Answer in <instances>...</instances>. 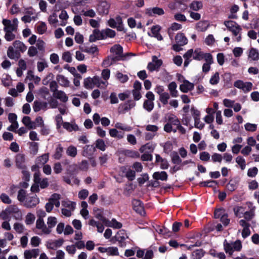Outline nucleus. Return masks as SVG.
I'll use <instances>...</instances> for the list:
<instances>
[{
  "label": "nucleus",
  "mask_w": 259,
  "mask_h": 259,
  "mask_svg": "<svg viewBox=\"0 0 259 259\" xmlns=\"http://www.w3.org/2000/svg\"><path fill=\"white\" fill-rule=\"evenodd\" d=\"M208 55H211L210 53H205L201 51L200 48H197L194 51L193 49L189 50L183 56L185 59L184 61V66H187L190 63L191 57L193 59L200 61L202 59L205 60Z\"/></svg>",
  "instance_id": "obj_1"
},
{
  "label": "nucleus",
  "mask_w": 259,
  "mask_h": 259,
  "mask_svg": "<svg viewBox=\"0 0 259 259\" xmlns=\"http://www.w3.org/2000/svg\"><path fill=\"white\" fill-rule=\"evenodd\" d=\"M224 24L227 29L232 32L233 41L240 42L242 39V28L236 22L232 20L225 21Z\"/></svg>",
  "instance_id": "obj_2"
},
{
  "label": "nucleus",
  "mask_w": 259,
  "mask_h": 259,
  "mask_svg": "<svg viewBox=\"0 0 259 259\" xmlns=\"http://www.w3.org/2000/svg\"><path fill=\"white\" fill-rule=\"evenodd\" d=\"M224 248L227 253L232 255L234 251H239L242 248L241 242L239 240L229 242L227 240L224 242Z\"/></svg>",
  "instance_id": "obj_3"
},
{
  "label": "nucleus",
  "mask_w": 259,
  "mask_h": 259,
  "mask_svg": "<svg viewBox=\"0 0 259 259\" xmlns=\"http://www.w3.org/2000/svg\"><path fill=\"white\" fill-rule=\"evenodd\" d=\"M191 0H175L174 2L170 3L168 7L173 10H179L180 11H185L188 7V5Z\"/></svg>",
  "instance_id": "obj_4"
},
{
  "label": "nucleus",
  "mask_w": 259,
  "mask_h": 259,
  "mask_svg": "<svg viewBox=\"0 0 259 259\" xmlns=\"http://www.w3.org/2000/svg\"><path fill=\"white\" fill-rule=\"evenodd\" d=\"M24 14L25 15L21 18V20L24 23H30L32 21L35 20L37 18V13L31 8L26 9Z\"/></svg>",
  "instance_id": "obj_5"
},
{
  "label": "nucleus",
  "mask_w": 259,
  "mask_h": 259,
  "mask_svg": "<svg viewBox=\"0 0 259 259\" xmlns=\"http://www.w3.org/2000/svg\"><path fill=\"white\" fill-rule=\"evenodd\" d=\"M2 23L4 26V31H16L17 29L18 20L17 18H14L12 20L4 19Z\"/></svg>",
  "instance_id": "obj_6"
},
{
  "label": "nucleus",
  "mask_w": 259,
  "mask_h": 259,
  "mask_svg": "<svg viewBox=\"0 0 259 259\" xmlns=\"http://www.w3.org/2000/svg\"><path fill=\"white\" fill-rule=\"evenodd\" d=\"M39 203L38 197L36 195H32L27 197L23 205L27 208H32L36 206Z\"/></svg>",
  "instance_id": "obj_7"
},
{
  "label": "nucleus",
  "mask_w": 259,
  "mask_h": 259,
  "mask_svg": "<svg viewBox=\"0 0 259 259\" xmlns=\"http://www.w3.org/2000/svg\"><path fill=\"white\" fill-rule=\"evenodd\" d=\"M234 86L242 90L244 92L246 93L252 90V83L250 82H243L241 80H237L234 82Z\"/></svg>",
  "instance_id": "obj_8"
},
{
  "label": "nucleus",
  "mask_w": 259,
  "mask_h": 259,
  "mask_svg": "<svg viewBox=\"0 0 259 259\" xmlns=\"http://www.w3.org/2000/svg\"><path fill=\"white\" fill-rule=\"evenodd\" d=\"M162 64V61L161 59L153 56L152 57V61L149 62L147 65V69L151 72L157 70Z\"/></svg>",
  "instance_id": "obj_9"
},
{
  "label": "nucleus",
  "mask_w": 259,
  "mask_h": 259,
  "mask_svg": "<svg viewBox=\"0 0 259 259\" xmlns=\"http://www.w3.org/2000/svg\"><path fill=\"white\" fill-rule=\"evenodd\" d=\"M110 52L114 56L112 58L113 61L119 60L123 57L122 48L119 45H115L110 49Z\"/></svg>",
  "instance_id": "obj_10"
},
{
  "label": "nucleus",
  "mask_w": 259,
  "mask_h": 259,
  "mask_svg": "<svg viewBox=\"0 0 259 259\" xmlns=\"http://www.w3.org/2000/svg\"><path fill=\"white\" fill-rule=\"evenodd\" d=\"M88 3V0H72L71 3L72 9L74 13H80L81 10L79 7H83Z\"/></svg>",
  "instance_id": "obj_11"
},
{
  "label": "nucleus",
  "mask_w": 259,
  "mask_h": 259,
  "mask_svg": "<svg viewBox=\"0 0 259 259\" xmlns=\"http://www.w3.org/2000/svg\"><path fill=\"white\" fill-rule=\"evenodd\" d=\"M10 215H13L16 220H20L22 214L18 207L16 205H11L6 208Z\"/></svg>",
  "instance_id": "obj_12"
},
{
  "label": "nucleus",
  "mask_w": 259,
  "mask_h": 259,
  "mask_svg": "<svg viewBox=\"0 0 259 259\" xmlns=\"http://www.w3.org/2000/svg\"><path fill=\"white\" fill-rule=\"evenodd\" d=\"M108 24L112 28H116L119 30L122 29V21L120 17H116L115 19L111 18L108 21Z\"/></svg>",
  "instance_id": "obj_13"
},
{
  "label": "nucleus",
  "mask_w": 259,
  "mask_h": 259,
  "mask_svg": "<svg viewBox=\"0 0 259 259\" xmlns=\"http://www.w3.org/2000/svg\"><path fill=\"white\" fill-rule=\"evenodd\" d=\"M64 240L59 239L58 240H50L47 242V247L48 249L56 250L61 247L63 244Z\"/></svg>",
  "instance_id": "obj_14"
},
{
  "label": "nucleus",
  "mask_w": 259,
  "mask_h": 259,
  "mask_svg": "<svg viewBox=\"0 0 259 259\" xmlns=\"http://www.w3.org/2000/svg\"><path fill=\"white\" fill-rule=\"evenodd\" d=\"M36 227L37 229L41 230V233L45 234H49L51 233L50 229L45 224L42 219H37L36 222Z\"/></svg>",
  "instance_id": "obj_15"
},
{
  "label": "nucleus",
  "mask_w": 259,
  "mask_h": 259,
  "mask_svg": "<svg viewBox=\"0 0 259 259\" xmlns=\"http://www.w3.org/2000/svg\"><path fill=\"white\" fill-rule=\"evenodd\" d=\"M133 209L138 213L143 215L145 214L143 204L142 202L138 199H134L132 201Z\"/></svg>",
  "instance_id": "obj_16"
},
{
  "label": "nucleus",
  "mask_w": 259,
  "mask_h": 259,
  "mask_svg": "<svg viewBox=\"0 0 259 259\" xmlns=\"http://www.w3.org/2000/svg\"><path fill=\"white\" fill-rule=\"evenodd\" d=\"M239 224L243 229L242 231V236L243 238H246L250 235L249 229L250 225L244 220H241L239 221Z\"/></svg>",
  "instance_id": "obj_17"
},
{
  "label": "nucleus",
  "mask_w": 259,
  "mask_h": 259,
  "mask_svg": "<svg viewBox=\"0 0 259 259\" xmlns=\"http://www.w3.org/2000/svg\"><path fill=\"white\" fill-rule=\"evenodd\" d=\"M160 29L161 27L159 25H155L152 26L151 29V33H148L149 36L156 38L158 40H162L163 39V37L159 33Z\"/></svg>",
  "instance_id": "obj_18"
},
{
  "label": "nucleus",
  "mask_w": 259,
  "mask_h": 259,
  "mask_svg": "<svg viewBox=\"0 0 259 259\" xmlns=\"http://www.w3.org/2000/svg\"><path fill=\"white\" fill-rule=\"evenodd\" d=\"M247 205L248 208L249 209V211L245 210V213L243 216L245 220L247 221H249L252 219L254 215V211L255 209V207L253 205V204L251 202H247L246 203Z\"/></svg>",
  "instance_id": "obj_19"
},
{
  "label": "nucleus",
  "mask_w": 259,
  "mask_h": 259,
  "mask_svg": "<svg viewBox=\"0 0 259 259\" xmlns=\"http://www.w3.org/2000/svg\"><path fill=\"white\" fill-rule=\"evenodd\" d=\"M40 252L38 248L26 250L24 252V257L25 259H32L36 258Z\"/></svg>",
  "instance_id": "obj_20"
},
{
  "label": "nucleus",
  "mask_w": 259,
  "mask_h": 259,
  "mask_svg": "<svg viewBox=\"0 0 259 259\" xmlns=\"http://www.w3.org/2000/svg\"><path fill=\"white\" fill-rule=\"evenodd\" d=\"M194 87L193 83L189 82L187 80H184L183 83L180 85V90L183 93H188L192 91Z\"/></svg>",
  "instance_id": "obj_21"
},
{
  "label": "nucleus",
  "mask_w": 259,
  "mask_h": 259,
  "mask_svg": "<svg viewBox=\"0 0 259 259\" xmlns=\"http://www.w3.org/2000/svg\"><path fill=\"white\" fill-rule=\"evenodd\" d=\"M15 162L16 166L21 169H24L25 167V155L22 153H19L16 155L15 157Z\"/></svg>",
  "instance_id": "obj_22"
},
{
  "label": "nucleus",
  "mask_w": 259,
  "mask_h": 259,
  "mask_svg": "<svg viewBox=\"0 0 259 259\" xmlns=\"http://www.w3.org/2000/svg\"><path fill=\"white\" fill-rule=\"evenodd\" d=\"M48 109V103L45 102L35 101L33 103V109L37 112L41 110H46Z\"/></svg>",
  "instance_id": "obj_23"
},
{
  "label": "nucleus",
  "mask_w": 259,
  "mask_h": 259,
  "mask_svg": "<svg viewBox=\"0 0 259 259\" xmlns=\"http://www.w3.org/2000/svg\"><path fill=\"white\" fill-rule=\"evenodd\" d=\"M103 39L102 30L100 31L98 29L93 30L92 34L90 35L89 41L90 42H95L97 40Z\"/></svg>",
  "instance_id": "obj_24"
},
{
  "label": "nucleus",
  "mask_w": 259,
  "mask_h": 259,
  "mask_svg": "<svg viewBox=\"0 0 259 259\" xmlns=\"http://www.w3.org/2000/svg\"><path fill=\"white\" fill-rule=\"evenodd\" d=\"M146 13L150 16H154L157 15H162L164 14V10L160 8L154 7L152 8H149L146 10Z\"/></svg>",
  "instance_id": "obj_25"
},
{
  "label": "nucleus",
  "mask_w": 259,
  "mask_h": 259,
  "mask_svg": "<svg viewBox=\"0 0 259 259\" xmlns=\"http://www.w3.org/2000/svg\"><path fill=\"white\" fill-rule=\"evenodd\" d=\"M205 63L203 64L202 66V71L205 73L208 72L210 69V65L213 62V58L211 55H208L206 56L205 60Z\"/></svg>",
  "instance_id": "obj_26"
},
{
  "label": "nucleus",
  "mask_w": 259,
  "mask_h": 259,
  "mask_svg": "<svg viewBox=\"0 0 259 259\" xmlns=\"http://www.w3.org/2000/svg\"><path fill=\"white\" fill-rule=\"evenodd\" d=\"M96 151V147L93 145H86L83 149V156L88 158H91Z\"/></svg>",
  "instance_id": "obj_27"
},
{
  "label": "nucleus",
  "mask_w": 259,
  "mask_h": 259,
  "mask_svg": "<svg viewBox=\"0 0 259 259\" xmlns=\"http://www.w3.org/2000/svg\"><path fill=\"white\" fill-rule=\"evenodd\" d=\"M54 97L56 99L60 100L61 102L66 103L68 100V97L66 93L61 90H59L55 92V93L53 94Z\"/></svg>",
  "instance_id": "obj_28"
},
{
  "label": "nucleus",
  "mask_w": 259,
  "mask_h": 259,
  "mask_svg": "<svg viewBox=\"0 0 259 259\" xmlns=\"http://www.w3.org/2000/svg\"><path fill=\"white\" fill-rule=\"evenodd\" d=\"M49 155L48 153H45L36 158L35 160V164L39 167L44 165L49 160Z\"/></svg>",
  "instance_id": "obj_29"
},
{
  "label": "nucleus",
  "mask_w": 259,
  "mask_h": 259,
  "mask_svg": "<svg viewBox=\"0 0 259 259\" xmlns=\"http://www.w3.org/2000/svg\"><path fill=\"white\" fill-rule=\"evenodd\" d=\"M92 78L94 85L98 88H102L103 85L106 87L108 84V81H103L102 79L98 76H94Z\"/></svg>",
  "instance_id": "obj_30"
},
{
  "label": "nucleus",
  "mask_w": 259,
  "mask_h": 259,
  "mask_svg": "<svg viewBox=\"0 0 259 259\" xmlns=\"http://www.w3.org/2000/svg\"><path fill=\"white\" fill-rule=\"evenodd\" d=\"M56 80L59 84L63 87H68L69 85L70 81L67 77L63 75L59 74L56 76Z\"/></svg>",
  "instance_id": "obj_31"
},
{
  "label": "nucleus",
  "mask_w": 259,
  "mask_h": 259,
  "mask_svg": "<svg viewBox=\"0 0 259 259\" xmlns=\"http://www.w3.org/2000/svg\"><path fill=\"white\" fill-rule=\"evenodd\" d=\"M109 135L114 138L118 139H122L124 137V133L122 132L118 131L116 128H111L109 131Z\"/></svg>",
  "instance_id": "obj_32"
},
{
  "label": "nucleus",
  "mask_w": 259,
  "mask_h": 259,
  "mask_svg": "<svg viewBox=\"0 0 259 259\" xmlns=\"http://www.w3.org/2000/svg\"><path fill=\"white\" fill-rule=\"evenodd\" d=\"M61 199V195L57 193L53 194L50 198L49 201L51 202L56 207H59L60 205V200Z\"/></svg>",
  "instance_id": "obj_33"
},
{
  "label": "nucleus",
  "mask_w": 259,
  "mask_h": 259,
  "mask_svg": "<svg viewBox=\"0 0 259 259\" xmlns=\"http://www.w3.org/2000/svg\"><path fill=\"white\" fill-rule=\"evenodd\" d=\"M177 85L175 82L172 81L169 83L168 85V89L172 97L176 98L178 96V91L177 90Z\"/></svg>",
  "instance_id": "obj_34"
},
{
  "label": "nucleus",
  "mask_w": 259,
  "mask_h": 259,
  "mask_svg": "<svg viewBox=\"0 0 259 259\" xmlns=\"http://www.w3.org/2000/svg\"><path fill=\"white\" fill-rule=\"evenodd\" d=\"M209 26V23L208 21H200L198 22L196 26V29L199 31H206Z\"/></svg>",
  "instance_id": "obj_35"
},
{
  "label": "nucleus",
  "mask_w": 259,
  "mask_h": 259,
  "mask_svg": "<svg viewBox=\"0 0 259 259\" xmlns=\"http://www.w3.org/2000/svg\"><path fill=\"white\" fill-rule=\"evenodd\" d=\"M175 40L177 44L180 46H184L188 42V39L184 34L182 33L177 34L175 37Z\"/></svg>",
  "instance_id": "obj_36"
},
{
  "label": "nucleus",
  "mask_w": 259,
  "mask_h": 259,
  "mask_svg": "<svg viewBox=\"0 0 259 259\" xmlns=\"http://www.w3.org/2000/svg\"><path fill=\"white\" fill-rule=\"evenodd\" d=\"M109 8V4L106 2H102L98 7V11L100 14H107Z\"/></svg>",
  "instance_id": "obj_37"
},
{
  "label": "nucleus",
  "mask_w": 259,
  "mask_h": 259,
  "mask_svg": "<svg viewBox=\"0 0 259 259\" xmlns=\"http://www.w3.org/2000/svg\"><path fill=\"white\" fill-rule=\"evenodd\" d=\"M36 30L39 34H44L47 30V26L44 22H38L36 25Z\"/></svg>",
  "instance_id": "obj_38"
},
{
  "label": "nucleus",
  "mask_w": 259,
  "mask_h": 259,
  "mask_svg": "<svg viewBox=\"0 0 259 259\" xmlns=\"http://www.w3.org/2000/svg\"><path fill=\"white\" fill-rule=\"evenodd\" d=\"M153 178L156 180L166 181L167 179V175L165 171L155 172L153 175Z\"/></svg>",
  "instance_id": "obj_39"
},
{
  "label": "nucleus",
  "mask_w": 259,
  "mask_h": 259,
  "mask_svg": "<svg viewBox=\"0 0 259 259\" xmlns=\"http://www.w3.org/2000/svg\"><path fill=\"white\" fill-rule=\"evenodd\" d=\"M63 127L69 132L77 131L79 130V127L75 123H71L68 122H64Z\"/></svg>",
  "instance_id": "obj_40"
},
{
  "label": "nucleus",
  "mask_w": 259,
  "mask_h": 259,
  "mask_svg": "<svg viewBox=\"0 0 259 259\" xmlns=\"http://www.w3.org/2000/svg\"><path fill=\"white\" fill-rule=\"evenodd\" d=\"M127 238V234L123 230L119 231L115 235L116 240L120 242H123Z\"/></svg>",
  "instance_id": "obj_41"
},
{
  "label": "nucleus",
  "mask_w": 259,
  "mask_h": 259,
  "mask_svg": "<svg viewBox=\"0 0 259 259\" xmlns=\"http://www.w3.org/2000/svg\"><path fill=\"white\" fill-rule=\"evenodd\" d=\"M105 225L115 229H120L122 227V224L114 219H113L110 221L107 220Z\"/></svg>",
  "instance_id": "obj_42"
},
{
  "label": "nucleus",
  "mask_w": 259,
  "mask_h": 259,
  "mask_svg": "<svg viewBox=\"0 0 259 259\" xmlns=\"http://www.w3.org/2000/svg\"><path fill=\"white\" fill-rule=\"evenodd\" d=\"M37 69L39 72H42L44 69L48 67V63L45 59H41L37 62Z\"/></svg>",
  "instance_id": "obj_43"
},
{
  "label": "nucleus",
  "mask_w": 259,
  "mask_h": 259,
  "mask_svg": "<svg viewBox=\"0 0 259 259\" xmlns=\"http://www.w3.org/2000/svg\"><path fill=\"white\" fill-rule=\"evenodd\" d=\"M28 195H27L26 192L24 189H20L18 192L17 199L22 204L26 200V198Z\"/></svg>",
  "instance_id": "obj_44"
},
{
  "label": "nucleus",
  "mask_w": 259,
  "mask_h": 259,
  "mask_svg": "<svg viewBox=\"0 0 259 259\" xmlns=\"http://www.w3.org/2000/svg\"><path fill=\"white\" fill-rule=\"evenodd\" d=\"M8 56L12 59H17L20 57V54L17 51H14L13 47H10L7 51Z\"/></svg>",
  "instance_id": "obj_45"
},
{
  "label": "nucleus",
  "mask_w": 259,
  "mask_h": 259,
  "mask_svg": "<svg viewBox=\"0 0 259 259\" xmlns=\"http://www.w3.org/2000/svg\"><path fill=\"white\" fill-rule=\"evenodd\" d=\"M62 205L63 208L73 211L75 208L76 203L70 200H65L62 202Z\"/></svg>",
  "instance_id": "obj_46"
},
{
  "label": "nucleus",
  "mask_w": 259,
  "mask_h": 259,
  "mask_svg": "<svg viewBox=\"0 0 259 259\" xmlns=\"http://www.w3.org/2000/svg\"><path fill=\"white\" fill-rule=\"evenodd\" d=\"M102 34L103 39L107 38V37L112 38L115 36V32L109 28H107L102 30Z\"/></svg>",
  "instance_id": "obj_47"
},
{
  "label": "nucleus",
  "mask_w": 259,
  "mask_h": 259,
  "mask_svg": "<svg viewBox=\"0 0 259 259\" xmlns=\"http://www.w3.org/2000/svg\"><path fill=\"white\" fill-rule=\"evenodd\" d=\"M23 123L29 128H35L36 126L34 125L33 122L31 120L30 117L24 116L22 120Z\"/></svg>",
  "instance_id": "obj_48"
},
{
  "label": "nucleus",
  "mask_w": 259,
  "mask_h": 259,
  "mask_svg": "<svg viewBox=\"0 0 259 259\" xmlns=\"http://www.w3.org/2000/svg\"><path fill=\"white\" fill-rule=\"evenodd\" d=\"M114 126L117 129L122 130L124 132H130L132 130L131 126L119 122H116Z\"/></svg>",
  "instance_id": "obj_49"
},
{
  "label": "nucleus",
  "mask_w": 259,
  "mask_h": 259,
  "mask_svg": "<svg viewBox=\"0 0 259 259\" xmlns=\"http://www.w3.org/2000/svg\"><path fill=\"white\" fill-rule=\"evenodd\" d=\"M167 119L169 123L175 125H179L180 124V121L178 118L174 114H169L167 115Z\"/></svg>",
  "instance_id": "obj_50"
},
{
  "label": "nucleus",
  "mask_w": 259,
  "mask_h": 259,
  "mask_svg": "<svg viewBox=\"0 0 259 259\" xmlns=\"http://www.w3.org/2000/svg\"><path fill=\"white\" fill-rule=\"evenodd\" d=\"M13 46L18 51L22 52H25L27 49L25 45L22 42L19 40L14 41L13 43Z\"/></svg>",
  "instance_id": "obj_51"
},
{
  "label": "nucleus",
  "mask_w": 259,
  "mask_h": 259,
  "mask_svg": "<svg viewBox=\"0 0 259 259\" xmlns=\"http://www.w3.org/2000/svg\"><path fill=\"white\" fill-rule=\"evenodd\" d=\"M204 255V252L202 249H196L192 252V259H200Z\"/></svg>",
  "instance_id": "obj_52"
},
{
  "label": "nucleus",
  "mask_w": 259,
  "mask_h": 259,
  "mask_svg": "<svg viewBox=\"0 0 259 259\" xmlns=\"http://www.w3.org/2000/svg\"><path fill=\"white\" fill-rule=\"evenodd\" d=\"M63 152V148L60 144H58L55 149V153L53 155V157L55 159H60L62 156V153Z\"/></svg>",
  "instance_id": "obj_53"
},
{
  "label": "nucleus",
  "mask_w": 259,
  "mask_h": 259,
  "mask_svg": "<svg viewBox=\"0 0 259 259\" xmlns=\"http://www.w3.org/2000/svg\"><path fill=\"white\" fill-rule=\"evenodd\" d=\"M246 209L243 206H237L234 208V211L235 215L239 218H241L245 213Z\"/></svg>",
  "instance_id": "obj_54"
},
{
  "label": "nucleus",
  "mask_w": 259,
  "mask_h": 259,
  "mask_svg": "<svg viewBox=\"0 0 259 259\" xmlns=\"http://www.w3.org/2000/svg\"><path fill=\"white\" fill-rule=\"evenodd\" d=\"M59 18L62 20L60 24L61 26H65L67 24V20L68 18V15L66 11L63 10L59 15Z\"/></svg>",
  "instance_id": "obj_55"
},
{
  "label": "nucleus",
  "mask_w": 259,
  "mask_h": 259,
  "mask_svg": "<svg viewBox=\"0 0 259 259\" xmlns=\"http://www.w3.org/2000/svg\"><path fill=\"white\" fill-rule=\"evenodd\" d=\"M27 78L30 80H32L35 83H38L40 81V78L37 76L34 75L33 72L29 70L27 72Z\"/></svg>",
  "instance_id": "obj_56"
},
{
  "label": "nucleus",
  "mask_w": 259,
  "mask_h": 259,
  "mask_svg": "<svg viewBox=\"0 0 259 259\" xmlns=\"http://www.w3.org/2000/svg\"><path fill=\"white\" fill-rule=\"evenodd\" d=\"M249 58L252 60H257L259 59V53L257 50L254 48H251L250 50L249 55Z\"/></svg>",
  "instance_id": "obj_57"
},
{
  "label": "nucleus",
  "mask_w": 259,
  "mask_h": 259,
  "mask_svg": "<svg viewBox=\"0 0 259 259\" xmlns=\"http://www.w3.org/2000/svg\"><path fill=\"white\" fill-rule=\"evenodd\" d=\"M96 148H98L102 151H104L106 150V146L105 145V142L103 140L101 139H98L96 141Z\"/></svg>",
  "instance_id": "obj_58"
},
{
  "label": "nucleus",
  "mask_w": 259,
  "mask_h": 259,
  "mask_svg": "<svg viewBox=\"0 0 259 259\" xmlns=\"http://www.w3.org/2000/svg\"><path fill=\"white\" fill-rule=\"evenodd\" d=\"M80 13L85 17H89L91 18L95 17L96 15V13L93 9H89L87 10L82 9L80 11Z\"/></svg>",
  "instance_id": "obj_59"
},
{
  "label": "nucleus",
  "mask_w": 259,
  "mask_h": 259,
  "mask_svg": "<svg viewBox=\"0 0 259 259\" xmlns=\"http://www.w3.org/2000/svg\"><path fill=\"white\" fill-rule=\"evenodd\" d=\"M236 162L239 165L242 170H244L246 167V162L245 159L241 156H238L235 159Z\"/></svg>",
  "instance_id": "obj_60"
},
{
  "label": "nucleus",
  "mask_w": 259,
  "mask_h": 259,
  "mask_svg": "<svg viewBox=\"0 0 259 259\" xmlns=\"http://www.w3.org/2000/svg\"><path fill=\"white\" fill-rule=\"evenodd\" d=\"M153 101L145 100L143 104V108L148 112H151L154 108Z\"/></svg>",
  "instance_id": "obj_61"
},
{
  "label": "nucleus",
  "mask_w": 259,
  "mask_h": 259,
  "mask_svg": "<svg viewBox=\"0 0 259 259\" xmlns=\"http://www.w3.org/2000/svg\"><path fill=\"white\" fill-rule=\"evenodd\" d=\"M159 96L160 101L163 104L166 105L168 103V100L170 98L169 94L167 92H164L161 94Z\"/></svg>",
  "instance_id": "obj_62"
},
{
  "label": "nucleus",
  "mask_w": 259,
  "mask_h": 259,
  "mask_svg": "<svg viewBox=\"0 0 259 259\" xmlns=\"http://www.w3.org/2000/svg\"><path fill=\"white\" fill-rule=\"evenodd\" d=\"M57 218L54 217H49L48 218L47 224L48 228L51 230L52 228H54L57 223Z\"/></svg>",
  "instance_id": "obj_63"
},
{
  "label": "nucleus",
  "mask_w": 259,
  "mask_h": 259,
  "mask_svg": "<svg viewBox=\"0 0 259 259\" xmlns=\"http://www.w3.org/2000/svg\"><path fill=\"white\" fill-rule=\"evenodd\" d=\"M67 154L71 157H74L77 154L76 148L73 146H70L66 150Z\"/></svg>",
  "instance_id": "obj_64"
}]
</instances>
